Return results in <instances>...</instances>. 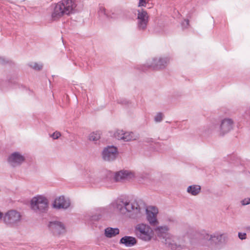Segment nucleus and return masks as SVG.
<instances>
[{
  "label": "nucleus",
  "mask_w": 250,
  "mask_h": 250,
  "mask_svg": "<svg viewBox=\"0 0 250 250\" xmlns=\"http://www.w3.org/2000/svg\"><path fill=\"white\" fill-rule=\"evenodd\" d=\"M137 243L136 239L130 236H125L121 238L119 243L126 247H131Z\"/></svg>",
  "instance_id": "nucleus-18"
},
{
  "label": "nucleus",
  "mask_w": 250,
  "mask_h": 250,
  "mask_svg": "<svg viewBox=\"0 0 250 250\" xmlns=\"http://www.w3.org/2000/svg\"><path fill=\"white\" fill-rule=\"evenodd\" d=\"M136 177L134 170L130 169H122L114 172L113 179L116 182L132 181Z\"/></svg>",
  "instance_id": "nucleus-10"
},
{
  "label": "nucleus",
  "mask_w": 250,
  "mask_h": 250,
  "mask_svg": "<svg viewBox=\"0 0 250 250\" xmlns=\"http://www.w3.org/2000/svg\"><path fill=\"white\" fill-rule=\"evenodd\" d=\"M170 61V58L168 56L157 55L147 59L144 65L153 70H161L167 67Z\"/></svg>",
  "instance_id": "nucleus-3"
},
{
  "label": "nucleus",
  "mask_w": 250,
  "mask_h": 250,
  "mask_svg": "<svg viewBox=\"0 0 250 250\" xmlns=\"http://www.w3.org/2000/svg\"><path fill=\"white\" fill-rule=\"evenodd\" d=\"M4 214L3 213L0 211V221L2 219V218L3 219Z\"/></svg>",
  "instance_id": "nucleus-34"
},
{
  "label": "nucleus",
  "mask_w": 250,
  "mask_h": 250,
  "mask_svg": "<svg viewBox=\"0 0 250 250\" xmlns=\"http://www.w3.org/2000/svg\"><path fill=\"white\" fill-rule=\"evenodd\" d=\"M22 215L19 211L12 209L4 214L3 222L9 227H17L21 223Z\"/></svg>",
  "instance_id": "nucleus-8"
},
{
  "label": "nucleus",
  "mask_w": 250,
  "mask_h": 250,
  "mask_svg": "<svg viewBox=\"0 0 250 250\" xmlns=\"http://www.w3.org/2000/svg\"><path fill=\"white\" fill-rule=\"evenodd\" d=\"M124 215L128 216L131 218H138L142 216L143 208L136 201H129L125 198H119L111 203L108 207H101L96 210V214L102 216L107 213L115 210Z\"/></svg>",
  "instance_id": "nucleus-1"
},
{
  "label": "nucleus",
  "mask_w": 250,
  "mask_h": 250,
  "mask_svg": "<svg viewBox=\"0 0 250 250\" xmlns=\"http://www.w3.org/2000/svg\"><path fill=\"white\" fill-rule=\"evenodd\" d=\"M94 176V172L91 171H89V172L87 173V175H85V178L90 181L93 178Z\"/></svg>",
  "instance_id": "nucleus-29"
},
{
  "label": "nucleus",
  "mask_w": 250,
  "mask_h": 250,
  "mask_svg": "<svg viewBox=\"0 0 250 250\" xmlns=\"http://www.w3.org/2000/svg\"><path fill=\"white\" fill-rule=\"evenodd\" d=\"M99 12L100 14H105V9L103 7H100Z\"/></svg>",
  "instance_id": "nucleus-33"
},
{
  "label": "nucleus",
  "mask_w": 250,
  "mask_h": 250,
  "mask_svg": "<svg viewBox=\"0 0 250 250\" xmlns=\"http://www.w3.org/2000/svg\"><path fill=\"white\" fill-rule=\"evenodd\" d=\"M242 205L245 206L250 204V198H246L241 201Z\"/></svg>",
  "instance_id": "nucleus-30"
},
{
  "label": "nucleus",
  "mask_w": 250,
  "mask_h": 250,
  "mask_svg": "<svg viewBox=\"0 0 250 250\" xmlns=\"http://www.w3.org/2000/svg\"><path fill=\"white\" fill-rule=\"evenodd\" d=\"M222 234L219 232L214 233L209 236V240L213 242L219 241L221 240Z\"/></svg>",
  "instance_id": "nucleus-23"
},
{
  "label": "nucleus",
  "mask_w": 250,
  "mask_h": 250,
  "mask_svg": "<svg viewBox=\"0 0 250 250\" xmlns=\"http://www.w3.org/2000/svg\"><path fill=\"white\" fill-rule=\"evenodd\" d=\"M118 155V151L117 147L111 146L104 147L102 151L103 159L108 162L115 160Z\"/></svg>",
  "instance_id": "nucleus-13"
},
{
  "label": "nucleus",
  "mask_w": 250,
  "mask_h": 250,
  "mask_svg": "<svg viewBox=\"0 0 250 250\" xmlns=\"http://www.w3.org/2000/svg\"><path fill=\"white\" fill-rule=\"evenodd\" d=\"M123 131L124 129H116L111 132L112 136L116 140L121 141L123 135Z\"/></svg>",
  "instance_id": "nucleus-22"
},
{
  "label": "nucleus",
  "mask_w": 250,
  "mask_h": 250,
  "mask_svg": "<svg viewBox=\"0 0 250 250\" xmlns=\"http://www.w3.org/2000/svg\"><path fill=\"white\" fill-rule=\"evenodd\" d=\"M29 65L30 67L37 70H40L42 68V64L37 62H31Z\"/></svg>",
  "instance_id": "nucleus-24"
},
{
  "label": "nucleus",
  "mask_w": 250,
  "mask_h": 250,
  "mask_svg": "<svg viewBox=\"0 0 250 250\" xmlns=\"http://www.w3.org/2000/svg\"><path fill=\"white\" fill-rule=\"evenodd\" d=\"M30 206L31 209L36 213H45L49 208V200L45 195L38 194L31 199Z\"/></svg>",
  "instance_id": "nucleus-4"
},
{
  "label": "nucleus",
  "mask_w": 250,
  "mask_h": 250,
  "mask_svg": "<svg viewBox=\"0 0 250 250\" xmlns=\"http://www.w3.org/2000/svg\"><path fill=\"white\" fill-rule=\"evenodd\" d=\"M49 229L56 234H63L66 232V227L62 222L55 221L50 222Z\"/></svg>",
  "instance_id": "nucleus-15"
},
{
  "label": "nucleus",
  "mask_w": 250,
  "mask_h": 250,
  "mask_svg": "<svg viewBox=\"0 0 250 250\" xmlns=\"http://www.w3.org/2000/svg\"><path fill=\"white\" fill-rule=\"evenodd\" d=\"M189 24V21L188 20H184L182 22V26L183 28H187Z\"/></svg>",
  "instance_id": "nucleus-32"
},
{
  "label": "nucleus",
  "mask_w": 250,
  "mask_h": 250,
  "mask_svg": "<svg viewBox=\"0 0 250 250\" xmlns=\"http://www.w3.org/2000/svg\"><path fill=\"white\" fill-rule=\"evenodd\" d=\"M186 191L189 195L196 196L201 193V187L196 184L191 185L187 187Z\"/></svg>",
  "instance_id": "nucleus-19"
},
{
  "label": "nucleus",
  "mask_w": 250,
  "mask_h": 250,
  "mask_svg": "<svg viewBox=\"0 0 250 250\" xmlns=\"http://www.w3.org/2000/svg\"><path fill=\"white\" fill-rule=\"evenodd\" d=\"M6 161L10 167L16 168L20 167L26 162V157L22 152L15 150L7 155Z\"/></svg>",
  "instance_id": "nucleus-6"
},
{
  "label": "nucleus",
  "mask_w": 250,
  "mask_h": 250,
  "mask_svg": "<svg viewBox=\"0 0 250 250\" xmlns=\"http://www.w3.org/2000/svg\"><path fill=\"white\" fill-rule=\"evenodd\" d=\"M52 206L54 208L57 209H67L71 206V201L68 197L60 195L54 199Z\"/></svg>",
  "instance_id": "nucleus-12"
},
{
  "label": "nucleus",
  "mask_w": 250,
  "mask_h": 250,
  "mask_svg": "<svg viewBox=\"0 0 250 250\" xmlns=\"http://www.w3.org/2000/svg\"><path fill=\"white\" fill-rule=\"evenodd\" d=\"M238 237L241 240H244L246 239V233L243 232H239L238 233Z\"/></svg>",
  "instance_id": "nucleus-31"
},
{
  "label": "nucleus",
  "mask_w": 250,
  "mask_h": 250,
  "mask_svg": "<svg viewBox=\"0 0 250 250\" xmlns=\"http://www.w3.org/2000/svg\"><path fill=\"white\" fill-rule=\"evenodd\" d=\"M149 0H139L138 7H146Z\"/></svg>",
  "instance_id": "nucleus-28"
},
{
  "label": "nucleus",
  "mask_w": 250,
  "mask_h": 250,
  "mask_svg": "<svg viewBox=\"0 0 250 250\" xmlns=\"http://www.w3.org/2000/svg\"><path fill=\"white\" fill-rule=\"evenodd\" d=\"M149 16L144 9L137 10V20L138 27L140 30H145L148 22Z\"/></svg>",
  "instance_id": "nucleus-14"
},
{
  "label": "nucleus",
  "mask_w": 250,
  "mask_h": 250,
  "mask_svg": "<svg viewBox=\"0 0 250 250\" xmlns=\"http://www.w3.org/2000/svg\"><path fill=\"white\" fill-rule=\"evenodd\" d=\"M76 4L73 0H63L58 3L52 14V17L55 20L59 19L63 15H69L73 13Z\"/></svg>",
  "instance_id": "nucleus-2"
},
{
  "label": "nucleus",
  "mask_w": 250,
  "mask_h": 250,
  "mask_svg": "<svg viewBox=\"0 0 250 250\" xmlns=\"http://www.w3.org/2000/svg\"><path fill=\"white\" fill-rule=\"evenodd\" d=\"M154 232L156 233L158 237L163 239L167 234L169 233V227L166 225H158L154 226Z\"/></svg>",
  "instance_id": "nucleus-16"
},
{
  "label": "nucleus",
  "mask_w": 250,
  "mask_h": 250,
  "mask_svg": "<svg viewBox=\"0 0 250 250\" xmlns=\"http://www.w3.org/2000/svg\"><path fill=\"white\" fill-rule=\"evenodd\" d=\"M119 229L116 228L107 227L104 230V235L108 238L114 237L119 234Z\"/></svg>",
  "instance_id": "nucleus-20"
},
{
  "label": "nucleus",
  "mask_w": 250,
  "mask_h": 250,
  "mask_svg": "<svg viewBox=\"0 0 250 250\" xmlns=\"http://www.w3.org/2000/svg\"><path fill=\"white\" fill-rule=\"evenodd\" d=\"M147 142H153V140L152 139H147Z\"/></svg>",
  "instance_id": "nucleus-35"
},
{
  "label": "nucleus",
  "mask_w": 250,
  "mask_h": 250,
  "mask_svg": "<svg viewBox=\"0 0 250 250\" xmlns=\"http://www.w3.org/2000/svg\"><path fill=\"white\" fill-rule=\"evenodd\" d=\"M61 136V133L57 131L50 135V137L54 140L58 139Z\"/></svg>",
  "instance_id": "nucleus-27"
},
{
  "label": "nucleus",
  "mask_w": 250,
  "mask_h": 250,
  "mask_svg": "<svg viewBox=\"0 0 250 250\" xmlns=\"http://www.w3.org/2000/svg\"><path fill=\"white\" fill-rule=\"evenodd\" d=\"M121 140L125 142H129L136 141L138 139L139 136L135 132L132 131H125L124 130Z\"/></svg>",
  "instance_id": "nucleus-17"
},
{
  "label": "nucleus",
  "mask_w": 250,
  "mask_h": 250,
  "mask_svg": "<svg viewBox=\"0 0 250 250\" xmlns=\"http://www.w3.org/2000/svg\"><path fill=\"white\" fill-rule=\"evenodd\" d=\"M164 114L162 112H157L154 115V120L156 123L162 122L164 119Z\"/></svg>",
  "instance_id": "nucleus-25"
},
{
  "label": "nucleus",
  "mask_w": 250,
  "mask_h": 250,
  "mask_svg": "<svg viewBox=\"0 0 250 250\" xmlns=\"http://www.w3.org/2000/svg\"><path fill=\"white\" fill-rule=\"evenodd\" d=\"M101 134V132L100 131H93L89 134L88 139L90 141L96 142L100 140Z\"/></svg>",
  "instance_id": "nucleus-21"
},
{
  "label": "nucleus",
  "mask_w": 250,
  "mask_h": 250,
  "mask_svg": "<svg viewBox=\"0 0 250 250\" xmlns=\"http://www.w3.org/2000/svg\"><path fill=\"white\" fill-rule=\"evenodd\" d=\"M10 62V60H9L8 59L4 57L0 56V64L4 65L9 63Z\"/></svg>",
  "instance_id": "nucleus-26"
},
{
  "label": "nucleus",
  "mask_w": 250,
  "mask_h": 250,
  "mask_svg": "<svg viewBox=\"0 0 250 250\" xmlns=\"http://www.w3.org/2000/svg\"><path fill=\"white\" fill-rule=\"evenodd\" d=\"M234 127V120L230 117H225L220 120L219 125L216 127V129L218 135L223 137L232 131Z\"/></svg>",
  "instance_id": "nucleus-9"
},
{
  "label": "nucleus",
  "mask_w": 250,
  "mask_h": 250,
  "mask_svg": "<svg viewBox=\"0 0 250 250\" xmlns=\"http://www.w3.org/2000/svg\"><path fill=\"white\" fill-rule=\"evenodd\" d=\"M166 245L172 249L181 248L183 246V240L179 237L168 233L163 239Z\"/></svg>",
  "instance_id": "nucleus-11"
},
{
  "label": "nucleus",
  "mask_w": 250,
  "mask_h": 250,
  "mask_svg": "<svg viewBox=\"0 0 250 250\" xmlns=\"http://www.w3.org/2000/svg\"><path fill=\"white\" fill-rule=\"evenodd\" d=\"M134 228L135 234L140 239L148 242L153 239L154 232L149 224L140 223L137 224Z\"/></svg>",
  "instance_id": "nucleus-5"
},
{
  "label": "nucleus",
  "mask_w": 250,
  "mask_h": 250,
  "mask_svg": "<svg viewBox=\"0 0 250 250\" xmlns=\"http://www.w3.org/2000/svg\"><path fill=\"white\" fill-rule=\"evenodd\" d=\"M136 202L143 208L144 212L141 217L135 219H142L143 217L145 212L146 215V219L148 223V224L151 226H155L159 225V222L158 219V215L159 213L158 208L157 207L153 206H150L145 208L142 204H139L137 201Z\"/></svg>",
  "instance_id": "nucleus-7"
}]
</instances>
